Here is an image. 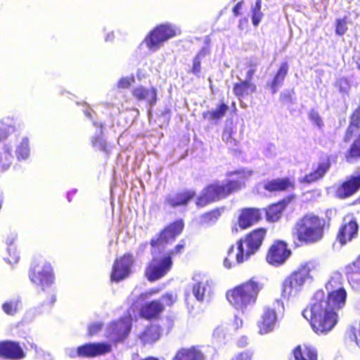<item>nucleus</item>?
<instances>
[{
    "mask_svg": "<svg viewBox=\"0 0 360 360\" xmlns=\"http://www.w3.org/2000/svg\"><path fill=\"white\" fill-rule=\"evenodd\" d=\"M319 264L315 261H309L301 264L297 271L287 277L282 285V295L289 297L295 295L302 288L306 281L311 278L310 273L318 269Z\"/></svg>",
    "mask_w": 360,
    "mask_h": 360,
    "instance_id": "423d86ee",
    "label": "nucleus"
},
{
    "mask_svg": "<svg viewBox=\"0 0 360 360\" xmlns=\"http://www.w3.org/2000/svg\"><path fill=\"white\" fill-rule=\"evenodd\" d=\"M330 166L331 162L329 158L320 160L312 166L311 171L309 174L300 179V182L311 184L323 179L329 171Z\"/></svg>",
    "mask_w": 360,
    "mask_h": 360,
    "instance_id": "dca6fc26",
    "label": "nucleus"
},
{
    "mask_svg": "<svg viewBox=\"0 0 360 360\" xmlns=\"http://www.w3.org/2000/svg\"><path fill=\"white\" fill-rule=\"evenodd\" d=\"M172 360H203L202 353L195 347L179 349Z\"/></svg>",
    "mask_w": 360,
    "mask_h": 360,
    "instance_id": "bb28decb",
    "label": "nucleus"
},
{
    "mask_svg": "<svg viewBox=\"0 0 360 360\" xmlns=\"http://www.w3.org/2000/svg\"><path fill=\"white\" fill-rule=\"evenodd\" d=\"M266 229H257L249 233V256L257 252L266 236Z\"/></svg>",
    "mask_w": 360,
    "mask_h": 360,
    "instance_id": "b1692460",
    "label": "nucleus"
},
{
    "mask_svg": "<svg viewBox=\"0 0 360 360\" xmlns=\"http://www.w3.org/2000/svg\"><path fill=\"white\" fill-rule=\"evenodd\" d=\"M262 217V212L259 209L249 208V226L259 221Z\"/></svg>",
    "mask_w": 360,
    "mask_h": 360,
    "instance_id": "c03bdc74",
    "label": "nucleus"
},
{
    "mask_svg": "<svg viewBox=\"0 0 360 360\" xmlns=\"http://www.w3.org/2000/svg\"><path fill=\"white\" fill-rule=\"evenodd\" d=\"M131 323L122 318L111 322L108 326V338L114 344L123 342L131 331Z\"/></svg>",
    "mask_w": 360,
    "mask_h": 360,
    "instance_id": "f8f14e48",
    "label": "nucleus"
},
{
    "mask_svg": "<svg viewBox=\"0 0 360 360\" xmlns=\"http://www.w3.org/2000/svg\"><path fill=\"white\" fill-rule=\"evenodd\" d=\"M342 280L340 274L333 275L326 284L327 295L323 290H317L310 307L302 312L303 316L310 321L313 330L317 334L328 333L337 323V311L345 306L347 298Z\"/></svg>",
    "mask_w": 360,
    "mask_h": 360,
    "instance_id": "f257e3e1",
    "label": "nucleus"
},
{
    "mask_svg": "<svg viewBox=\"0 0 360 360\" xmlns=\"http://www.w3.org/2000/svg\"><path fill=\"white\" fill-rule=\"evenodd\" d=\"M248 72H249V74L251 73V72H253V70L252 69L249 68Z\"/></svg>",
    "mask_w": 360,
    "mask_h": 360,
    "instance_id": "052dcab7",
    "label": "nucleus"
},
{
    "mask_svg": "<svg viewBox=\"0 0 360 360\" xmlns=\"http://www.w3.org/2000/svg\"><path fill=\"white\" fill-rule=\"evenodd\" d=\"M261 9V1L257 0L255 6L253 8V13L252 16V24L255 26L258 25L262 18V13L260 11Z\"/></svg>",
    "mask_w": 360,
    "mask_h": 360,
    "instance_id": "37998d69",
    "label": "nucleus"
},
{
    "mask_svg": "<svg viewBox=\"0 0 360 360\" xmlns=\"http://www.w3.org/2000/svg\"><path fill=\"white\" fill-rule=\"evenodd\" d=\"M288 71V65L287 63H283L274 77V79L271 83V89L273 93H276L278 88L281 86L283 82Z\"/></svg>",
    "mask_w": 360,
    "mask_h": 360,
    "instance_id": "f704fd0d",
    "label": "nucleus"
},
{
    "mask_svg": "<svg viewBox=\"0 0 360 360\" xmlns=\"http://www.w3.org/2000/svg\"><path fill=\"white\" fill-rule=\"evenodd\" d=\"M231 137V134L229 131H224L223 134V139L226 140V141L228 139Z\"/></svg>",
    "mask_w": 360,
    "mask_h": 360,
    "instance_id": "4d7b16f0",
    "label": "nucleus"
},
{
    "mask_svg": "<svg viewBox=\"0 0 360 360\" xmlns=\"http://www.w3.org/2000/svg\"><path fill=\"white\" fill-rule=\"evenodd\" d=\"M360 188V172L352 176L338 190L340 198H344L351 196Z\"/></svg>",
    "mask_w": 360,
    "mask_h": 360,
    "instance_id": "4be33fe9",
    "label": "nucleus"
},
{
    "mask_svg": "<svg viewBox=\"0 0 360 360\" xmlns=\"http://www.w3.org/2000/svg\"><path fill=\"white\" fill-rule=\"evenodd\" d=\"M248 228V208L241 210L237 222L233 227V231L238 232Z\"/></svg>",
    "mask_w": 360,
    "mask_h": 360,
    "instance_id": "4c0bfd02",
    "label": "nucleus"
},
{
    "mask_svg": "<svg viewBox=\"0 0 360 360\" xmlns=\"http://www.w3.org/2000/svg\"><path fill=\"white\" fill-rule=\"evenodd\" d=\"M93 146L98 150L108 153V146L105 141L99 136H96L92 141Z\"/></svg>",
    "mask_w": 360,
    "mask_h": 360,
    "instance_id": "a18cd8bd",
    "label": "nucleus"
},
{
    "mask_svg": "<svg viewBox=\"0 0 360 360\" xmlns=\"http://www.w3.org/2000/svg\"><path fill=\"white\" fill-rule=\"evenodd\" d=\"M207 54L205 49L200 50L193 58V64L191 67V72L195 75H198L201 71V60Z\"/></svg>",
    "mask_w": 360,
    "mask_h": 360,
    "instance_id": "e433bc0d",
    "label": "nucleus"
},
{
    "mask_svg": "<svg viewBox=\"0 0 360 360\" xmlns=\"http://www.w3.org/2000/svg\"><path fill=\"white\" fill-rule=\"evenodd\" d=\"M184 229V221L181 219H179L167 224L162 230L169 240H174L183 232Z\"/></svg>",
    "mask_w": 360,
    "mask_h": 360,
    "instance_id": "c756f323",
    "label": "nucleus"
},
{
    "mask_svg": "<svg viewBox=\"0 0 360 360\" xmlns=\"http://www.w3.org/2000/svg\"><path fill=\"white\" fill-rule=\"evenodd\" d=\"M347 30V23L345 20L339 19L336 22V29L335 32L338 35H343L346 33Z\"/></svg>",
    "mask_w": 360,
    "mask_h": 360,
    "instance_id": "de8ad7c7",
    "label": "nucleus"
},
{
    "mask_svg": "<svg viewBox=\"0 0 360 360\" xmlns=\"http://www.w3.org/2000/svg\"><path fill=\"white\" fill-rule=\"evenodd\" d=\"M233 93L238 98H243L248 92V82L236 83L233 85Z\"/></svg>",
    "mask_w": 360,
    "mask_h": 360,
    "instance_id": "a19ab883",
    "label": "nucleus"
},
{
    "mask_svg": "<svg viewBox=\"0 0 360 360\" xmlns=\"http://www.w3.org/2000/svg\"><path fill=\"white\" fill-rule=\"evenodd\" d=\"M275 305L283 307V304L277 300L274 303V308L266 307L264 309L261 321L258 322L260 334H266L274 330L277 321Z\"/></svg>",
    "mask_w": 360,
    "mask_h": 360,
    "instance_id": "4468645a",
    "label": "nucleus"
},
{
    "mask_svg": "<svg viewBox=\"0 0 360 360\" xmlns=\"http://www.w3.org/2000/svg\"><path fill=\"white\" fill-rule=\"evenodd\" d=\"M160 292V289L159 288H154L150 289L149 290H148L143 293H141L140 295V297H142L143 299H146L153 295L158 294Z\"/></svg>",
    "mask_w": 360,
    "mask_h": 360,
    "instance_id": "603ef678",
    "label": "nucleus"
},
{
    "mask_svg": "<svg viewBox=\"0 0 360 360\" xmlns=\"http://www.w3.org/2000/svg\"><path fill=\"white\" fill-rule=\"evenodd\" d=\"M234 325H235L236 329L239 328L243 325L242 320L238 318V317H236L235 320H234Z\"/></svg>",
    "mask_w": 360,
    "mask_h": 360,
    "instance_id": "6e6d98bb",
    "label": "nucleus"
},
{
    "mask_svg": "<svg viewBox=\"0 0 360 360\" xmlns=\"http://www.w3.org/2000/svg\"><path fill=\"white\" fill-rule=\"evenodd\" d=\"M231 178L224 181H214L205 186L201 193L196 197L198 208H203L212 203L227 198L245 186L246 176L244 172H234Z\"/></svg>",
    "mask_w": 360,
    "mask_h": 360,
    "instance_id": "f03ea898",
    "label": "nucleus"
},
{
    "mask_svg": "<svg viewBox=\"0 0 360 360\" xmlns=\"http://www.w3.org/2000/svg\"><path fill=\"white\" fill-rule=\"evenodd\" d=\"M224 207H217L209 210L200 216V222L204 225H212L215 224L221 216Z\"/></svg>",
    "mask_w": 360,
    "mask_h": 360,
    "instance_id": "7c9ffc66",
    "label": "nucleus"
},
{
    "mask_svg": "<svg viewBox=\"0 0 360 360\" xmlns=\"http://www.w3.org/2000/svg\"><path fill=\"white\" fill-rule=\"evenodd\" d=\"M134 82V78L122 77L117 82V87L119 89H128L131 86V82Z\"/></svg>",
    "mask_w": 360,
    "mask_h": 360,
    "instance_id": "09e8293b",
    "label": "nucleus"
},
{
    "mask_svg": "<svg viewBox=\"0 0 360 360\" xmlns=\"http://www.w3.org/2000/svg\"><path fill=\"white\" fill-rule=\"evenodd\" d=\"M30 281L39 287L37 295L44 304H51L56 302V296L51 290L54 283L55 276L53 269L49 262H46L41 269L37 265L31 266L29 271Z\"/></svg>",
    "mask_w": 360,
    "mask_h": 360,
    "instance_id": "7ed1b4c3",
    "label": "nucleus"
},
{
    "mask_svg": "<svg viewBox=\"0 0 360 360\" xmlns=\"http://www.w3.org/2000/svg\"><path fill=\"white\" fill-rule=\"evenodd\" d=\"M179 31L170 24H160L155 26L144 38L146 46L153 51H156L169 39L174 38Z\"/></svg>",
    "mask_w": 360,
    "mask_h": 360,
    "instance_id": "6e6552de",
    "label": "nucleus"
},
{
    "mask_svg": "<svg viewBox=\"0 0 360 360\" xmlns=\"http://www.w3.org/2000/svg\"><path fill=\"white\" fill-rule=\"evenodd\" d=\"M355 138L347 158H360V108H356L349 118V124L344 136V141L349 142Z\"/></svg>",
    "mask_w": 360,
    "mask_h": 360,
    "instance_id": "1a4fd4ad",
    "label": "nucleus"
},
{
    "mask_svg": "<svg viewBox=\"0 0 360 360\" xmlns=\"http://www.w3.org/2000/svg\"><path fill=\"white\" fill-rule=\"evenodd\" d=\"M169 243V239L162 229L150 240V245L153 248H159L163 245L168 244Z\"/></svg>",
    "mask_w": 360,
    "mask_h": 360,
    "instance_id": "58836bf2",
    "label": "nucleus"
},
{
    "mask_svg": "<svg viewBox=\"0 0 360 360\" xmlns=\"http://www.w3.org/2000/svg\"><path fill=\"white\" fill-rule=\"evenodd\" d=\"M186 247V242L181 239L173 249L169 250L161 258L154 257L145 270V277L150 282L158 281L165 276L171 270L173 262L172 257L181 255Z\"/></svg>",
    "mask_w": 360,
    "mask_h": 360,
    "instance_id": "39448f33",
    "label": "nucleus"
},
{
    "mask_svg": "<svg viewBox=\"0 0 360 360\" xmlns=\"http://www.w3.org/2000/svg\"><path fill=\"white\" fill-rule=\"evenodd\" d=\"M241 7L242 3L240 2L237 3L236 5L233 7V12L236 16H238L240 14V10L241 9Z\"/></svg>",
    "mask_w": 360,
    "mask_h": 360,
    "instance_id": "5fc2aeb1",
    "label": "nucleus"
},
{
    "mask_svg": "<svg viewBox=\"0 0 360 360\" xmlns=\"http://www.w3.org/2000/svg\"><path fill=\"white\" fill-rule=\"evenodd\" d=\"M192 290L196 300L200 302L202 301L205 292V285L200 282H197L193 285Z\"/></svg>",
    "mask_w": 360,
    "mask_h": 360,
    "instance_id": "79ce46f5",
    "label": "nucleus"
},
{
    "mask_svg": "<svg viewBox=\"0 0 360 360\" xmlns=\"http://www.w3.org/2000/svg\"><path fill=\"white\" fill-rule=\"evenodd\" d=\"M310 120L317 127H321L323 125L322 120L319 113L314 110H311L309 113Z\"/></svg>",
    "mask_w": 360,
    "mask_h": 360,
    "instance_id": "8fccbe9b",
    "label": "nucleus"
},
{
    "mask_svg": "<svg viewBox=\"0 0 360 360\" xmlns=\"http://www.w3.org/2000/svg\"><path fill=\"white\" fill-rule=\"evenodd\" d=\"M16 237H8L6 239V243L8 246V256L5 258V259L9 264H15L19 261L20 256L19 253L17 251L16 247L14 245L15 240Z\"/></svg>",
    "mask_w": 360,
    "mask_h": 360,
    "instance_id": "473e14b6",
    "label": "nucleus"
},
{
    "mask_svg": "<svg viewBox=\"0 0 360 360\" xmlns=\"http://www.w3.org/2000/svg\"><path fill=\"white\" fill-rule=\"evenodd\" d=\"M112 351L110 344L105 342H87L77 347L75 354L71 357L94 358L105 355Z\"/></svg>",
    "mask_w": 360,
    "mask_h": 360,
    "instance_id": "9b49d317",
    "label": "nucleus"
},
{
    "mask_svg": "<svg viewBox=\"0 0 360 360\" xmlns=\"http://www.w3.org/2000/svg\"><path fill=\"white\" fill-rule=\"evenodd\" d=\"M134 263V257L131 253L127 252L116 258L113 262L110 280L112 282L118 283L131 274V269Z\"/></svg>",
    "mask_w": 360,
    "mask_h": 360,
    "instance_id": "9d476101",
    "label": "nucleus"
},
{
    "mask_svg": "<svg viewBox=\"0 0 360 360\" xmlns=\"http://www.w3.org/2000/svg\"><path fill=\"white\" fill-rule=\"evenodd\" d=\"M338 86L340 87V90L341 91L346 92L347 91V89H349L348 82H347V79H340L338 82Z\"/></svg>",
    "mask_w": 360,
    "mask_h": 360,
    "instance_id": "864d4df0",
    "label": "nucleus"
},
{
    "mask_svg": "<svg viewBox=\"0 0 360 360\" xmlns=\"http://www.w3.org/2000/svg\"><path fill=\"white\" fill-rule=\"evenodd\" d=\"M177 300L176 293L167 292L162 295L161 300H153L142 304L139 309V315L147 321L159 319L165 311V307H172Z\"/></svg>",
    "mask_w": 360,
    "mask_h": 360,
    "instance_id": "0eeeda50",
    "label": "nucleus"
},
{
    "mask_svg": "<svg viewBox=\"0 0 360 360\" xmlns=\"http://www.w3.org/2000/svg\"><path fill=\"white\" fill-rule=\"evenodd\" d=\"M324 224L323 219L308 213L296 222L292 236L302 243H316L323 238Z\"/></svg>",
    "mask_w": 360,
    "mask_h": 360,
    "instance_id": "20e7f679",
    "label": "nucleus"
},
{
    "mask_svg": "<svg viewBox=\"0 0 360 360\" xmlns=\"http://www.w3.org/2000/svg\"><path fill=\"white\" fill-rule=\"evenodd\" d=\"M358 230L359 225L356 219L352 216H347L344 218L343 224L339 230L337 239L342 245H345L356 237Z\"/></svg>",
    "mask_w": 360,
    "mask_h": 360,
    "instance_id": "2eb2a0df",
    "label": "nucleus"
},
{
    "mask_svg": "<svg viewBox=\"0 0 360 360\" xmlns=\"http://www.w3.org/2000/svg\"><path fill=\"white\" fill-rule=\"evenodd\" d=\"M30 154L29 143L27 139H24L16 149V155L18 159H26Z\"/></svg>",
    "mask_w": 360,
    "mask_h": 360,
    "instance_id": "ea45409f",
    "label": "nucleus"
},
{
    "mask_svg": "<svg viewBox=\"0 0 360 360\" xmlns=\"http://www.w3.org/2000/svg\"><path fill=\"white\" fill-rule=\"evenodd\" d=\"M262 288V285L253 278L249 280V304L256 302L257 297Z\"/></svg>",
    "mask_w": 360,
    "mask_h": 360,
    "instance_id": "c9c22d12",
    "label": "nucleus"
},
{
    "mask_svg": "<svg viewBox=\"0 0 360 360\" xmlns=\"http://www.w3.org/2000/svg\"><path fill=\"white\" fill-rule=\"evenodd\" d=\"M226 297L229 302L236 308H245L248 303L247 285L243 283L228 290Z\"/></svg>",
    "mask_w": 360,
    "mask_h": 360,
    "instance_id": "a211bd4d",
    "label": "nucleus"
},
{
    "mask_svg": "<svg viewBox=\"0 0 360 360\" xmlns=\"http://www.w3.org/2000/svg\"><path fill=\"white\" fill-rule=\"evenodd\" d=\"M195 196L196 193L194 190L184 189L177 192L174 197H167L165 204L170 207L186 206Z\"/></svg>",
    "mask_w": 360,
    "mask_h": 360,
    "instance_id": "aec40b11",
    "label": "nucleus"
},
{
    "mask_svg": "<svg viewBox=\"0 0 360 360\" xmlns=\"http://www.w3.org/2000/svg\"><path fill=\"white\" fill-rule=\"evenodd\" d=\"M291 360H317V352L310 345H299L293 350Z\"/></svg>",
    "mask_w": 360,
    "mask_h": 360,
    "instance_id": "5701e85b",
    "label": "nucleus"
},
{
    "mask_svg": "<svg viewBox=\"0 0 360 360\" xmlns=\"http://www.w3.org/2000/svg\"><path fill=\"white\" fill-rule=\"evenodd\" d=\"M349 331L354 336L356 345L360 347V323L357 327L351 326Z\"/></svg>",
    "mask_w": 360,
    "mask_h": 360,
    "instance_id": "3c124183",
    "label": "nucleus"
},
{
    "mask_svg": "<svg viewBox=\"0 0 360 360\" xmlns=\"http://www.w3.org/2000/svg\"><path fill=\"white\" fill-rule=\"evenodd\" d=\"M103 326L101 322L91 323L87 326L88 335L91 337L100 332Z\"/></svg>",
    "mask_w": 360,
    "mask_h": 360,
    "instance_id": "49530a36",
    "label": "nucleus"
},
{
    "mask_svg": "<svg viewBox=\"0 0 360 360\" xmlns=\"http://www.w3.org/2000/svg\"><path fill=\"white\" fill-rule=\"evenodd\" d=\"M248 237L245 239H240L236 243V248L231 245L228 250V255L224 259V266L229 269L236 264H239L245 261V254L243 246V241H247Z\"/></svg>",
    "mask_w": 360,
    "mask_h": 360,
    "instance_id": "6ab92c4d",
    "label": "nucleus"
},
{
    "mask_svg": "<svg viewBox=\"0 0 360 360\" xmlns=\"http://www.w3.org/2000/svg\"><path fill=\"white\" fill-rule=\"evenodd\" d=\"M290 250L286 244L278 241L275 243L269 249L266 256L267 262L274 266L283 264L290 255Z\"/></svg>",
    "mask_w": 360,
    "mask_h": 360,
    "instance_id": "f3484780",
    "label": "nucleus"
},
{
    "mask_svg": "<svg viewBox=\"0 0 360 360\" xmlns=\"http://www.w3.org/2000/svg\"><path fill=\"white\" fill-rule=\"evenodd\" d=\"M26 354L18 342L4 340L0 342V358L6 360H21Z\"/></svg>",
    "mask_w": 360,
    "mask_h": 360,
    "instance_id": "ddd939ff",
    "label": "nucleus"
},
{
    "mask_svg": "<svg viewBox=\"0 0 360 360\" xmlns=\"http://www.w3.org/2000/svg\"><path fill=\"white\" fill-rule=\"evenodd\" d=\"M288 202L289 200H284L278 203L270 206L269 210L266 212L269 220L271 221H277L281 217V213Z\"/></svg>",
    "mask_w": 360,
    "mask_h": 360,
    "instance_id": "72a5a7b5",
    "label": "nucleus"
},
{
    "mask_svg": "<svg viewBox=\"0 0 360 360\" xmlns=\"http://www.w3.org/2000/svg\"><path fill=\"white\" fill-rule=\"evenodd\" d=\"M160 327L156 325L147 326L140 333L139 338L144 343H152L160 338Z\"/></svg>",
    "mask_w": 360,
    "mask_h": 360,
    "instance_id": "c85d7f7f",
    "label": "nucleus"
},
{
    "mask_svg": "<svg viewBox=\"0 0 360 360\" xmlns=\"http://www.w3.org/2000/svg\"><path fill=\"white\" fill-rule=\"evenodd\" d=\"M264 188L270 192L283 191L294 188V183L288 178L276 179L268 181Z\"/></svg>",
    "mask_w": 360,
    "mask_h": 360,
    "instance_id": "393cba45",
    "label": "nucleus"
},
{
    "mask_svg": "<svg viewBox=\"0 0 360 360\" xmlns=\"http://www.w3.org/2000/svg\"><path fill=\"white\" fill-rule=\"evenodd\" d=\"M141 360H159V359H158L157 357H154V356H147V357L142 359Z\"/></svg>",
    "mask_w": 360,
    "mask_h": 360,
    "instance_id": "13d9d810",
    "label": "nucleus"
},
{
    "mask_svg": "<svg viewBox=\"0 0 360 360\" xmlns=\"http://www.w3.org/2000/svg\"><path fill=\"white\" fill-rule=\"evenodd\" d=\"M349 283L356 287L360 286V256L345 268Z\"/></svg>",
    "mask_w": 360,
    "mask_h": 360,
    "instance_id": "cd10ccee",
    "label": "nucleus"
},
{
    "mask_svg": "<svg viewBox=\"0 0 360 360\" xmlns=\"http://www.w3.org/2000/svg\"><path fill=\"white\" fill-rule=\"evenodd\" d=\"M4 312L8 316H15L22 308L20 298L11 299L2 304Z\"/></svg>",
    "mask_w": 360,
    "mask_h": 360,
    "instance_id": "2f4dec72",
    "label": "nucleus"
},
{
    "mask_svg": "<svg viewBox=\"0 0 360 360\" xmlns=\"http://www.w3.org/2000/svg\"><path fill=\"white\" fill-rule=\"evenodd\" d=\"M229 110V107L224 101H221L217 106L216 109L203 112L202 116L204 120L209 122H217L222 119L227 112Z\"/></svg>",
    "mask_w": 360,
    "mask_h": 360,
    "instance_id": "a878e982",
    "label": "nucleus"
},
{
    "mask_svg": "<svg viewBox=\"0 0 360 360\" xmlns=\"http://www.w3.org/2000/svg\"><path fill=\"white\" fill-rule=\"evenodd\" d=\"M30 346H31V347H32V348H34L35 350H37V345H34V344H31V345H30Z\"/></svg>",
    "mask_w": 360,
    "mask_h": 360,
    "instance_id": "bf43d9fd",
    "label": "nucleus"
},
{
    "mask_svg": "<svg viewBox=\"0 0 360 360\" xmlns=\"http://www.w3.org/2000/svg\"><path fill=\"white\" fill-rule=\"evenodd\" d=\"M131 94L137 101L145 100L150 105H154L158 100L157 89L154 86L150 89L136 86L131 90Z\"/></svg>",
    "mask_w": 360,
    "mask_h": 360,
    "instance_id": "412c9836",
    "label": "nucleus"
}]
</instances>
